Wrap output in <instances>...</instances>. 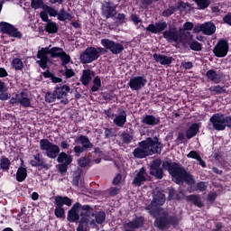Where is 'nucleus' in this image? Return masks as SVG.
Wrapping results in <instances>:
<instances>
[{"label": "nucleus", "mask_w": 231, "mask_h": 231, "mask_svg": "<svg viewBox=\"0 0 231 231\" xmlns=\"http://www.w3.org/2000/svg\"><path fill=\"white\" fill-rule=\"evenodd\" d=\"M95 216L96 223L97 225H102L106 221V212L105 211H99Z\"/></svg>", "instance_id": "obj_44"}, {"label": "nucleus", "mask_w": 231, "mask_h": 231, "mask_svg": "<svg viewBox=\"0 0 231 231\" xmlns=\"http://www.w3.org/2000/svg\"><path fill=\"white\" fill-rule=\"evenodd\" d=\"M11 64H12L14 69H15V71H22L23 68H24L23 60H21L19 58H14Z\"/></svg>", "instance_id": "obj_41"}, {"label": "nucleus", "mask_w": 231, "mask_h": 231, "mask_svg": "<svg viewBox=\"0 0 231 231\" xmlns=\"http://www.w3.org/2000/svg\"><path fill=\"white\" fill-rule=\"evenodd\" d=\"M202 33L204 35H214L216 33V24L212 22L202 23Z\"/></svg>", "instance_id": "obj_32"}, {"label": "nucleus", "mask_w": 231, "mask_h": 231, "mask_svg": "<svg viewBox=\"0 0 231 231\" xmlns=\"http://www.w3.org/2000/svg\"><path fill=\"white\" fill-rule=\"evenodd\" d=\"M187 6L189 8L190 4L185 3V2H179L178 5L175 7L177 8V11H178V10H185V8H187Z\"/></svg>", "instance_id": "obj_60"}, {"label": "nucleus", "mask_w": 231, "mask_h": 231, "mask_svg": "<svg viewBox=\"0 0 231 231\" xmlns=\"http://www.w3.org/2000/svg\"><path fill=\"white\" fill-rule=\"evenodd\" d=\"M26 178H28V170H26V167L20 166L16 172V181L23 183Z\"/></svg>", "instance_id": "obj_34"}, {"label": "nucleus", "mask_w": 231, "mask_h": 231, "mask_svg": "<svg viewBox=\"0 0 231 231\" xmlns=\"http://www.w3.org/2000/svg\"><path fill=\"white\" fill-rule=\"evenodd\" d=\"M49 55L51 59H60L61 66H66L71 62V56L64 51V49L60 47L49 48Z\"/></svg>", "instance_id": "obj_11"}, {"label": "nucleus", "mask_w": 231, "mask_h": 231, "mask_svg": "<svg viewBox=\"0 0 231 231\" xmlns=\"http://www.w3.org/2000/svg\"><path fill=\"white\" fill-rule=\"evenodd\" d=\"M101 45L103 48H106V50H108L112 55H120V53H124V44L118 42L104 38L101 40Z\"/></svg>", "instance_id": "obj_9"}, {"label": "nucleus", "mask_w": 231, "mask_h": 231, "mask_svg": "<svg viewBox=\"0 0 231 231\" xmlns=\"http://www.w3.org/2000/svg\"><path fill=\"white\" fill-rule=\"evenodd\" d=\"M163 149V143L160 142V138L157 136L147 137L138 143V147L133 152V156L138 160H143L147 156H152V154H162Z\"/></svg>", "instance_id": "obj_2"}, {"label": "nucleus", "mask_w": 231, "mask_h": 231, "mask_svg": "<svg viewBox=\"0 0 231 231\" xmlns=\"http://www.w3.org/2000/svg\"><path fill=\"white\" fill-rule=\"evenodd\" d=\"M193 28H194V23H192V22H186L183 24V30L190 31V30H193Z\"/></svg>", "instance_id": "obj_64"}, {"label": "nucleus", "mask_w": 231, "mask_h": 231, "mask_svg": "<svg viewBox=\"0 0 231 231\" xmlns=\"http://www.w3.org/2000/svg\"><path fill=\"white\" fill-rule=\"evenodd\" d=\"M44 30L47 33H58L59 25L57 24V23L51 20V22H48L44 26Z\"/></svg>", "instance_id": "obj_35"}, {"label": "nucleus", "mask_w": 231, "mask_h": 231, "mask_svg": "<svg viewBox=\"0 0 231 231\" xmlns=\"http://www.w3.org/2000/svg\"><path fill=\"white\" fill-rule=\"evenodd\" d=\"M40 149L41 151H45L47 158L51 160H55L60 152V147L48 139L40 140Z\"/></svg>", "instance_id": "obj_7"}, {"label": "nucleus", "mask_w": 231, "mask_h": 231, "mask_svg": "<svg viewBox=\"0 0 231 231\" xmlns=\"http://www.w3.org/2000/svg\"><path fill=\"white\" fill-rule=\"evenodd\" d=\"M91 153H88V155H86L84 157H80L78 160V165L81 167L82 169H85V167H91Z\"/></svg>", "instance_id": "obj_36"}, {"label": "nucleus", "mask_w": 231, "mask_h": 231, "mask_svg": "<svg viewBox=\"0 0 231 231\" xmlns=\"http://www.w3.org/2000/svg\"><path fill=\"white\" fill-rule=\"evenodd\" d=\"M225 115L221 113L214 114L210 119L209 122L213 125V129L215 131H225Z\"/></svg>", "instance_id": "obj_19"}, {"label": "nucleus", "mask_w": 231, "mask_h": 231, "mask_svg": "<svg viewBox=\"0 0 231 231\" xmlns=\"http://www.w3.org/2000/svg\"><path fill=\"white\" fill-rule=\"evenodd\" d=\"M31 6L34 10H39V8H42V6H44V1H42V0H32Z\"/></svg>", "instance_id": "obj_48"}, {"label": "nucleus", "mask_w": 231, "mask_h": 231, "mask_svg": "<svg viewBox=\"0 0 231 231\" xmlns=\"http://www.w3.org/2000/svg\"><path fill=\"white\" fill-rule=\"evenodd\" d=\"M81 210L79 222L88 225L91 219V216L95 217V212H93L89 205L81 206Z\"/></svg>", "instance_id": "obj_23"}, {"label": "nucleus", "mask_w": 231, "mask_h": 231, "mask_svg": "<svg viewBox=\"0 0 231 231\" xmlns=\"http://www.w3.org/2000/svg\"><path fill=\"white\" fill-rule=\"evenodd\" d=\"M167 22L162 21L155 23H150L146 28H144V30H146V32H150V33H162L163 39L168 42H178V41H180V32H178V28L174 25H170L169 30H167Z\"/></svg>", "instance_id": "obj_3"}, {"label": "nucleus", "mask_w": 231, "mask_h": 231, "mask_svg": "<svg viewBox=\"0 0 231 231\" xmlns=\"http://www.w3.org/2000/svg\"><path fill=\"white\" fill-rule=\"evenodd\" d=\"M93 86L91 87L90 90L92 93H96V91H98V89L102 87V80L100 79V77L97 76L93 80Z\"/></svg>", "instance_id": "obj_43"}, {"label": "nucleus", "mask_w": 231, "mask_h": 231, "mask_svg": "<svg viewBox=\"0 0 231 231\" xmlns=\"http://www.w3.org/2000/svg\"><path fill=\"white\" fill-rule=\"evenodd\" d=\"M153 59L155 62H160L162 66H171L172 64V57L171 56H166L163 54L160 53H154L153 54Z\"/></svg>", "instance_id": "obj_29"}, {"label": "nucleus", "mask_w": 231, "mask_h": 231, "mask_svg": "<svg viewBox=\"0 0 231 231\" xmlns=\"http://www.w3.org/2000/svg\"><path fill=\"white\" fill-rule=\"evenodd\" d=\"M71 203L73 201L69 197L65 196H56L54 198V205H55V210L54 215L58 217V219H62V217H66V210H64V205L67 207H71Z\"/></svg>", "instance_id": "obj_6"}, {"label": "nucleus", "mask_w": 231, "mask_h": 231, "mask_svg": "<svg viewBox=\"0 0 231 231\" xmlns=\"http://www.w3.org/2000/svg\"><path fill=\"white\" fill-rule=\"evenodd\" d=\"M147 84V79L143 76H136L131 78L128 86L132 91H140L143 88H145Z\"/></svg>", "instance_id": "obj_18"}, {"label": "nucleus", "mask_w": 231, "mask_h": 231, "mask_svg": "<svg viewBox=\"0 0 231 231\" xmlns=\"http://www.w3.org/2000/svg\"><path fill=\"white\" fill-rule=\"evenodd\" d=\"M79 60L82 64H91V62L98 60V52H97V47H88L79 55Z\"/></svg>", "instance_id": "obj_14"}, {"label": "nucleus", "mask_w": 231, "mask_h": 231, "mask_svg": "<svg viewBox=\"0 0 231 231\" xmlns=\"http://www.w3.org/2000/svg\"><path fill=\"white\" fill-rule=\"evenodd\" d=\"M118 116H116V118L114 119V124L117 127H124L125 125V123L127 122V112L125 110H122L118 108Z\"/></svg>", "instance_id": "obj_27"}, {"label": "nucleus", "mask_w": 231, "mask_h": 231, "mask_svg": "<svg viewBox=\"0 0 231 231\" xmlns=\"http://www.w3.org/2000/svg\"><path fill=\"white\" fill-rule=\"evenodd\" d=\"M214 95H225L226 93V88L221 87L220 85L212 86L208 88Z\"/></svg>", "instance_id": "obj_40"}, {"label": "nucleus", "mask_w": 231, "mask_h": 231, "mask_svg": "<svg viewBox=\"0 0 231 231\" xmlns=\"http://www.w3.org/2000/svg\"><path fill=\"white\" fill-rule=\"evenodd\" d=\"M57 162L60 163L58 164V171L60 174H66L68 172V166L73 162V156L61 152L57 156Z\"/></svg>", "instance_id": "obj_12"}, {"label": "nucleus", "mask_w": 231, "mask_h": 231, "mask_svg": "<svg viewBox=\"0 0 231 231\" xmlns=\"http://www.w3.org/2000/svg\"><path fill=\"white\" fill-rule=\"evenodd\" d=\"M142 124H144V125H160L161 119L160 117H156L152 115H145L142 119Z\"/></svg>", "instance_id": "obj_30"}, {"label": "nucleus", "mask_w": 231, "mask_h": 231, "mask_svg": "<svg viewBox=\"0 0 231 231\" xmlns=\"http://www.w3.org/2000/svg\"><path fill=\"white\" fill-rule=\"evenodd\" d=\"M80 208H82L80 202H76L68 211L67 220L69 223H79L80 221V215H79Z\"/></svg>", "instance_id": "obj_20"}, {"label": "nucleus", "mask_w": 231, "mask_h": 231, "mask_svg": "<svg viewBox=\"0 0 231 231\" xmlns=\"http://www.w3.org/2000/svg\"><path fill=\"white\" fill-rule=\"evenodd\" d=\"M19 98H20V93L15 94L14 97H12L10 98L9 104H10L11 106H15V105L19 104Z\"/></svg>", "instance_id": "obj_56"}, {"label": "nucleus", "mask_w": 231, "mask_h": 231, "mask_svg": "<svg viewBox=\"0 0 231 231\" xmlns=\"http://www.w3.org/2000/svg\"><path fill=\"white\" fill-rule=\"evenodd\" d=\"M147 171L145 167H142L132 181V185L135 187H142V183L147 181Z\"/></svg>", "instance_id": "obj_24"}, {"label": "nucleus", "mask_w": 231, "mask_h": 231, "mask_svg": "<svg viewBox=\"0 0 231 231\" xmlns=\"http://www.w3.org/2000/svg\"><path fill=\"white\" fill-rule=\"evenodd\" d=\"M162 169H164V171H168L170 176H171L174 183L177 185H181V183L196 185L194 176L189 173L183 165L179 162H172L171 160L164 161L162 162Z\"/></svg>", "instance_id": "obj_1"}, {"label": "nucleus", "mask_w": 231, "mask_h": 231, "mask_svg": "<svg viewBox=\"0 0 231 231\" xmlns=\"http://www.w3.org/2000/svg\"><path fill=\"white\" fill-rule=\"evenodd\" d=\"M198 133H199V124L193 123L186 131V138L191 140Z\"/></svg>", "instance_id": "obj_33"}, {"label": "nucleus", "mask_w": 231, "mask_h": 231, "mask_svg": "<svg viewBox=\"0 0 231 231\" xmlns=\"http://www.w3.org/2000/svg\"><path fill=\"white\" fill-rule=\"evenodd\" d=\"M123 143H131L133 142V135L129 133H123L121 134Z\"/></svg>", "instance_id": "obj_49"}, {"label": "nucleus", "mask_w": 231, "mask_h": 231, "mask_svg": "<svg viewBox=\"0 0 231 231\" xmlns=\"http://www.w3.org/2000/svg\"><path fill=\"white\" fill-rule=\"evenodd\" d=\"M31 167H42V169H49L46 161L41 156V153L33 155V160L30 161Z\"/></svg>", "instance_id": "obj_25"}, {"label": "nucleus", "mask_w": 231, "mask_h": 231, "mask_svg": "<svg viewBox=\"0 0 231 231\" xmlns=\"http://www.w3.org/2000/svg\"><path fill=\"white\" fill-rule=\"evenodd\" d=\"M10 165V159L5 157L0 160V169H2V171H9Z\"/></svg>", "instance_id": "obj_46"}, {"label": "nucleus", "mask_w": 231, "mask_h": 231, "mask_svg": "<svg viewBox=\"0 0 231 231\" xmlns=\"http://www.w3.org/2000/svg\"><path fill=\"white\" fill-rule=\"evenodd\" d=\"M58 21H71L72 17H71V14H69V12H67L66 10H64V8H61L60 10V12L58 13V16H57Z\"/></svg>", "instance_id": "obj_37"}, {"label": "nucleus", "mask_w": 231, "mask_h": 231, "mask_svg": "<svg viewBox=\"0 0 231 231\" xmlns=\"http://www.w3.org/2000/svg\"><path fill=\"white\" fill-rule=\"evenodd\" d=\"M0 32L14 39H23V33L19 29L8 22H0Z\"/></svg>", "instance_id": "obj_13"}, {"label": "nucleus", "mask_w": 231, "mask_h": 231, "mask_svg": "<svg viewBox=\"0 0 231 231\" xmlns=\"http://www.w3.org/2000/svg\"><path fill=\"white\" fill-rule=\"evenodd\" d=\"M206 77L208 82H213L214 84H221L223 79H225V74L221 71H217L211 69L206 72Z\"/></svg>", "instance_id": "obj_22"}, {"label": "nucleus", "mask_w": 231, "mask_h": 231, "mask_svg": "<svg viewBox=\"0 0 231 231\" xmlns=\"http://www.w3.org/2000/svg\"><path fill=\"white\" fill-rule=\"evenodd\" d=\"M45 12H47L51 17H57L59 15V13L57 12V10H55L51 6L46 5Z\"/></svg>", "instance_id": "obj_51"}, {"label": "nucleus", "mask_w": 231, "mask_h": 231, "mask_svg": "<svg viewBox=\"0 0 231 231\" xmlns=\"http://www.w3.org/2000/svg\"><path fill=\"white\" fill-rule=\"evenodd\" d=\"M150 174L157 180L163 178V169L162 168V159H155L150 163Z\"/></svg>", "instance_id": "obj_17"}, {"label": "nucleus", "mask_w": 231, "mask_h": 231, "mask_svg": "<svg viewBox=\"0 0 231 231\" xmlns=\"http://www.w3.org/2000/svg\"><path fill=\"white\" fill-rule=\"evenodd\" d=\"M40 17L43 23H50L51 20L48 17V13L42 11L40 13Z\"/></svg>", "instance_id": "obj_59"}, {"label": "nucleus", "mask_w": 231, "mask_h": 231, "mask_svg": "<svg viewBox=\"0 0 231 231\" xmlns=\"http://www.w3.org/2000/svg\"><path fill=\"white\" fill-rule=\"evenodd\" d=\"M213 53L215 57L218 59H223V57H226L228 55V42L226 40H220L214 46Z\"/></svg>", "instance_id": "obj_16"}, {"label": "nucleus", "mask_w": 231, "mask_h": 231, "mask_svg": "<svg viewBox=\"0 0 231 231\" xmlns=\"http://www.w3.org/2000/svg\"><path fill=\"white\" fill-rule=\"evenodd\" d=\"M196 3L198 6V10H207L212 5V1L210 0H192Z\"/></svg>", "instance_id": "obj_38"}, {"label": "nucleus", "mask_w": 231, "mask_h": 231, "mask_svg": "<svg viewBox=\"0 0 231 231\" xmlns=\"http://www.w3.org/2000/svg\"><path fill=\"white\" fill-rule=\"evenodd\" d=\"M50 48H51V45H49L48 47H45V48H42L40 51H38L37 59H40V60L50 59L48 58V55H50Z\"/></svg>", "instance_id": "obj_39"}, {"label": "nucleus", "mask_w": 231, "mask_h": 231, "mask_svg": "<svg viewBox=\"0 0 231 231\" xmlns=\"http://www.w3.org/2000/svg\"><path fill=\"white\" fill-rule=\"evenodd\" d=\"M57 99V94L55 93V90L52 92H46L45 93V102H48V104H51L55 102Z\"/></svg>", "instance_id": "obj_45"}, {"label": "nucleus", "mask_w": 231, "mask_h": 231, "mask_svg": "<svg viewBox=\"0 0 231 231\" xmlns=\"http://www.w3.org/2000/svg\"><path fill=\"white\" fill-rule=\"evenodd\" d=\"M155 220L153 226L158 230H169L171 226L176 228L180 225V218L176 215H170L167 211H162L161 215L152 217Z\"/></svg>", "instance_id": "obj_4"}, {"label": "nucleus", "mask_w": 231, "mask_h": 231, "mask_svg": "<svg viewBox=\"0 0 231 231\" xmlns=\"http://www.w3.org/2000/svg\"><path fill=\"white\" fill-rule=\"evenodd\" d=\"M122 181V174L118 173L113 180V185H120Z\"/></svg>", "instance_id": "obj_63"}, {"label": "nucleus", "mask_w": 231, "mask_h": 231, "mask_svg": "<svg viewBox=\"0 0 231 231\" xmlns=\"http://www.w3.org/2000/svg\"><path fill=\"white\" fill-rule=\"evenodd\" d=\"M188 158H191L192 160H198L201 157V155H199V153H198L196 151H190L188 154H187Z\"/></svg>", "instance_id": "obj_57"}, {"label": "nucleus", "mask_w": 231, "mask_h": 231, "mask_svg": "<svg viewBox=\"0 0 231 231\" xmlns=\"http://www.w3.org/2000/svg\"><path fill=\"white\" fill-rule=\"evenodd\" d=\"M101 14L105 19H115L116 16V5L111 2H106L101 7Z\"/></svg>", "instance_id": "obj_21"}, {"label": "nucleus", "mask_w": 231, "mask_h": 231, "mask_svg": "<svg viewBox=\"0 0 231 231\" xmlns=\"http://www.w3.org/2000/svg\"><path fill=\"white\" fill-rule=\"evenodd\" d=\"M177 12L176 6H170L168 9H165L162 15V17H171V15L174 14V13Z\"/></svg>", "instance_id": "obj_47"}, {"label": "nucleus", "mask_w": 231, "mask_h": 231, "mask_svg": "<svg viewBox=\"0 0 231 231\" xmlns=\"http://www.w3.org/2000/svg\"><path fill=\"white\" fill-rule=\"evenodd\" d=\"M75 143L79 144L80 143V145H76L73 148V152H75V154H82V152H86L88 151H89L90 149H93L94 145L93 143H91V141H89V137H88L87 135H82L80 134L79 136H77L74 140Z\"/></svg>", "instance_id": "obj_8"}, {"label": "nucleus", "mask_w": 231, "mask_h": 231, "mask_svg": "<svg viewBox=\"0 0 231 231\" xmlns=\"http://www.w3.org/2000/svg\"><path fill=\"white\" fill-rule=\"evenodd\" d=\"M185 198L187 203H192L198 208H203L205 204H203V200H201V195L199 194H191L185 197V193L183 191H179L175 195V199L177 201H181Z\"/></svg>", "instance_id": "obj_10"}, {"label": "nucleus", "mask_w": 231, "mask_h": 231, "mask_svg": "<svg viewBox=\"0 0 231 231\" xmlns=\"http://www.w3.org/2000/svg\"><path fill=\"white\" fill-rule=\"evenodd\" d=\"M197 190H199L200 192H205V190H207V183L205 181L198 182Z\"/></svg>", "instance_id": "obj_55"}, {"label": "nucleus", "mask_w": 231, "mask_h": 231, "mask_svg": "<svg viewBox=\"0 0 231 231\" xmlns=\"http://www.w3.org/2000/svg\"><path fill=\"white\" fill-rule=\"evenodd\" d=\"M10 98V94L8 91H0V100L5 101Z\"/></svg>", "instance_id": "obj_62"}, {"label": "nucleus", "mask_w": 231, "mask_h": 231, "mask_svg": "<svg viewBox=\"0 0 231 231\" xmlns=\"http://www.w3.org/2000/svg\"><path fill=\"white\" fill-rule=\"evenodd\" d=\"M62 68L65 69V71L61 69L60 70V73L64 75L66 79H71L72 77H75V70H73V69H68V64H65V66H62Z\"/></svg>", "instance_id": "obj_42"}, {"label": "nucleus", "mask_w": 231, "mask_h": 231, "mask_svg": "<svg viewBox=\"0 0 231 231\" xmlns=\"http://www.w3.org/2000/svg\"><path fill=\"white\" fill-rule=\"evenodd\" d=\"M19 97L18 102L22 107H32V99L28 97V92L23 90Z\"/></svg>", "instance_id": "obj_31"}, {"label": "nucleus", "mask_w": 231, "mask_h": 231, "mask_svg": "<svg viewBox=\"0 0 231 231\" xmlns=\"http://www.w3.org/2000/svg\"><path fill=\"white\" fill-rule=\"evenodd\" d=\"M93 77H95V71L88 69H83L82 71V75L79 79L81 84L83 86H89V82H91V80H93Z\"/></svg>", "instance_id": "obj_26"}, {"label": "nucleus", "mask_w": 231, "mask_h": 231, "mask_svg": "<svg viewBox=\"0 0 231 231\" xmlns=\"http://www.w3.org/2000/svg\"><path fill=\"white\" fill-rule=\"evenodd\" d=\"M54 91L57 97V100H60V104L67 106L69 104V99H68V93L71 91V88L66 84H58L54 88Z\"/></svg>", "instance_id": "obj_15"}, {"label": "nucleus", "mask_w": 231, "mask_h": 231, "mask_svg": "<svg viewBox=\"0 0 231 231\" xmlns=\"http://www.w3.org/2000/svg\"><path fill=\"white\" fill-rule=\"evenodd\" d=\"M189 48L190 50H192V51H201L202 50V46H201V43H199V42H192L190 44H189Z\"/></svg>", "instance_id": "obj_50"}, {"label": "nucleus", "mask_w": 231, "mask_h": 231, "mask_svg": "<svg viewBox=\"0 0 231 231\" xmlns=\"http://www.w3.org/2000/svg\"><path fill=\"white\" fill-rule=\"evenodd\" d=\"M116 19L118 24H124V23H125V21H127V15H125V14H124V13H118Z\"/></svg>", "instance_id": "obj_52"}, {"label": "nucleus", "mask_w": 231, "mask_h": 231, "mask_svg": "<svg viewBox=\"0 0 231 231\" xmlns=\"http://www.w3.org/2000/svg\"><path fill=\"white\" fill-rule=\"evenodd\" d=\"M228 127L231 129V116L224 115V131Z\"/></svg>", "instance_id": "obj_53"}, {"label": "nucleus", "mask_w": 231, "mask_h": 231, "mask_svg": "<svg viewBox=\"0 0 231 231\" xmlns=\"http://www.w3.org/2000/svg\"><path fill=\"white\" fill-rule=\"evenodd\" d=\"M162 205H165V194L157 192L153 195L152 202L145 207V210H148L152 217H156V216H160Z\"/></svg>", "instance_id": "obj_5"}, {"label": "nucleus", "mask_w": 231, "mask_h": 231, "mask_svg": "<svg viewBox=\"0 0 231 231\" xmlns=\"http://www.w3.org/2000/svg\"><path fill=\"white\" fill-rule=\"evenodd\" d=\"M143 225H145V217H136L132 221H129L128 223H126V226L128 228H132L133 230L143 228Z\"/></svg>", "instance_id": "obj_28"}, {"label": "nucleus", "mask_w": 231, "mask_h": 231, "mask_svg": "<svg viewBox=\"0 0 231 231\" xmlns=\"http://www.w3.org/2000/svg\"><path fill=\"white\" fill-rule=\"evenodd\" d=\"M131 21L134 24H140V23H142V19H140V17H138V14H131Z\"/></svg>", "instance_id": "obj_61"}, {"label": "nucleus", "mask_w": 231, "mask_h": 231, "mask_svg": "<svg viewBox=\"0 0 231 231\" xmlns=\"http://www.w3.org/2000/svg\"><path fill=\"white\" fill-rule=\"evenodd\" d=\"M49 60L50 59L40 60H37V63L39 64L40 68H42V69H46V68H48Z\"/></svg>", "instance_id": "obj_58"}, {"label": "nucleus", "mask_w": 231, "mask_h": 231, "mask_svg": "<svg viewBox=\"0 0 231 231\" xmlns=\"http://www.w3.org/2000/svg\"><path fill=\"white\" fill-rule=\"evenodd\" d=\"M176 142H179V143H186L187 139H185V134L183 132L178 133Z\"/></svg>", "instance_id": "obj_54"}]
</instances>
